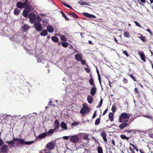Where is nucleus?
Instances as JSON below:
<instances>
[{
	"mask_svg": "<svg viewBox=\"0 0 153 153\" xmlns=\"http://www.w3.org/2000/svg\"><path fill=\"white\" fill-rule=\"evenodd\" d=\"M54 146V144L53 142H50L48 143L46 145V148L49 149L51 150Z\"/></svg>",
	"mask_w": 153,
	"mask_h": 153,
	"instance_id": "8",
	"label": "nucleus"
},
{
	"mask_svg": "<svg viewBox=\"0 0 153 153\" xmlns=\"http://www.w3.org/2000/svg\"><path fill=\"white\" fill-rule=\"evenodd\" d=\"M47 30L48 32L50 33H53L54 30L53 27L52 26L50 25L47 26Z\"/></svg>",
	"mask_w": 153,
	"mask_h": 153,
	"instance_id": "13",
	"label": "nucleus"
},
{
	"mask_svg": "<svg viewBox=\"0 0 153 153\" xmlns=\"http://www.w3.org/2000/svg\"><path fill=\"white\" fill-rule=\"evenodd\" d=\"M14 13L15 15H17L20 13V11L18 9L16 8L14 10Z\"/></svg>",
	"mask_w": 153,
	"mask_h": 153,
	"instance_id": "30",
	"label": "nucleus"
},
{
	"mask_svg": "<svg viewBox=\"0 0 153 153\" xmlns=\"http://www.w3.org/2000/svg\"><path fill=\"white\" fill-rule=\"evenodd\" d=\"M79 123L77 122H74L72 123V125L73 126H76L79 125Z\"/></svg>",
	"mask_w": 153,
	"mask_h": 153,
	"instance_id": "41",
	"label": "nucleus"
},
{
	"mask_svg": "<svg viewBox=\"0 0 153 153\" xmlns=\"http://www.w3.org/2000/svg\"><path fill=\"white\" fill-rule=\"evenodd\" d=\"M29 18L30 22L31 24H33L35 22L37 21V19L36 20V17L35 15L33 13H30L29 16Z\"/></svg>",
	"mask_w": 153,
	"mask_h": 153,
	"instance_id": "3",
	"label": "nucleus"
},
{
	"mask_svg": "<svg viewBox=\"0 0 153 153\" xmlns=\"http://www.w3.org/2000/svg\"><path fill=\"white\" fill-rule=\"evenodd\" d=\"M27 2L25 1L24 3L23 4H24V6H25V7H27Z\"/></svg>",
	"mask_w": 153,
	"mask_h": 153,
	"instance_id": "61",
	"label": "nucleus"
},
{
	"mask_svg": "<svg viewBox=\"0 0 153 153\" xmlns=\"http://www.w3.org/2000/svg\"><path fill=\"white\" fill-rule=\"evenodd\" d=\"M0 150L1 153H8L9 151L8 146L6 144L2 146Z\"/></svg>",
	"mask_w": 153,
	"mask_h": 153,
	"instance_id": "4",
	"label": "nucleus"
},
{
	"mask_svg": "<svg viewBox=\"0 0 153 153\" xmlns=\"http://www.w3.org/2000/svg\"><path fill=\"white\" fill-rule=\"evenodd\" d=\"M27 117V116H22L21 118V119H26Z\"/></svg>",
	"mask_w": 153,
	"mask_h": 153,
	"instance_id": "63",
	"label": "nucleus"
},
{
	"mask_svg": "<svg viewBox=\"0 0 153 153\" xmlns=\"http://www.w3.org/2000/svg\"><path fill=\"white\" fill-rule=\"evenodd\" d=\"M149 137H153V133L152 132H150L149 134Z\"/></svg>",
	"mask_w": 153,
	"mask_h": 153,
	"instance_id": "49",
	"label": "nucleus"
},
{
	"mask_svg": "<svg viewBox=\"0 0 153 153\" xmlns=\"http://www.w3.org/2000/svg\"><path fill=\"white\" fill-rule=\"evenodd\" d=\"M123 34H124V36L125 37H127V38L129 37L130 36L129 34V33L128 32H127V31H126V32H124V33Z\"/></svg>",
	"mask_w": 153,
	"mask_h": 153,
	"instance_id": "28",
	"label": "nucleus"
},
{
	"mask_svg": "<svg viewBox=\"0 0 153 153\" xmlns=\"http://www.w3.org/2000/svg\"><path fill=\"white\" fill-rule=\"evenodd\" d=\"M97 74L98 75V78L99 77H100V74H99V71L98 70H97Z\"/></svg>",
	"mask_w": 153,
	"mask_h": 153,
	"instance_id": "58",
	"label": "nucleus"
},
{
	"mask_svg": "<svg viewBox=\"0 0 153 153\" xmlns=\"http://www.w3.org/2000/svg\"><path fill=\"white\" fill-rule=\"evenodd\" d=\"M37 19V21L35 22L34 23V27L36 30L38 31H41L43 29L40 22L42 20V19L39 16H36V20Z\"/></svg>",
	"mask_w": 153,
	"mask_h": 153,
	"instance_id": "1",
	"label": "nucleus"
},
{
	"mask_svg": "<svg viewBox=\"0 0 153 153\" xmlns=\"http://www.w3.org/2000/svg\"><path fill=\"white\" fill-rule=\"evenodd\" d=\"M97 92V89L95 86L94 85L93 87H92L91 89L90 94H91L93 96Z\"/></svg>",
	"mask_w": 153,
	"mask_h": 153,
	"instance_id": "10",
	"label": "nucleus"
},
{
	"mask_svg": "<svg viewBox=\"0 0 153 153\" xmlns=\"http://www.w3.org/2000/svg\"><path fill=\"white\" fill-rule=\"evenodd\" d=\"M70 141L74 143L77 142L79 139L76 135L70 136Z\"/></svg>",
	"mask_w": 153,
	"mask_h": 153,
	"instance_id": "5",
	"label": "nucleus"
},
{
	"mask_svg": "<svg viewBox=\"0 0 153 153\" xmlns=\"http://www.w3.org/2000/svg\"><path fill=\"white\" fill-rule=\"evenodd\" d=\"M61 13L62 16H63L65 19H67V20H69V19L67 18V16H65V13L63 12H61Z\"/></svg>",
	"mask_w": 153,
	"mask_h": 153,
	"instance_id": "39",
	"label": "nucleus"
},
{
	"mask_svg": "<svg viewBox=\"0 0 153 153\" xmlns=\"http://www.w3.org/2000/svg\"><path fill=\"white\" fill-rule=\"evenodd\" d=\"M46 136L47 135L46 132H45L40 134L38 135V137L42 139L45 138Z\"/></svg>",
	"mask_w": 153,
	"mask_h": 153,
	"instance_id": "20",
	"label": "nucleus"
},
{
	"mask_svg": "<svg viewBox=\"0 0 153 153\" xmlns=\"http://www.w3.org/2000/svg\"><path fill=\"white\" fill-rule=\"evenodd\" d=\"M62 3L63 4H64L65 6H66L70 8H71V9L72 8V7H71L70 5H69V4H67L63 2H62Z\"/></svg>",
	"mask_w": 153,
	"mask_h": 153,
	"instance_id": "38",
	"label": "nucleus"
},
{
	"mask_svg": "<svg viewBox=\"0 0 153 153\" xmlns=\"http://www.w3.org/2000/svg\"><path fill=\"white\" fill-rule=\"evenodd\" d=\"M129 75L130 77L131 78H132L134 81H136V79L135 77L133 75H131L130 74H129Z\"/></svg>",
	"mask_w": 153,
	"mask_h": 153,
	"instance_id": "42",
	"label": "nucleus"
},
{
	"mask_svg": "<svg viewBox=\"0 0 153 153\" xmlns=\"http://www.w3.org/2000/svg\"><path fill=\"white\" fill-rule=\"evenodd\" d=\"M16 6L18 8H22L24 7V4L21 2H18L16 4Z\"/></svg>",
	"mask_w": 153,
	"mask_h": 153,
	"instance_id": "18",
	"label": "nucleus"
},
{
	"mask_svg": "<svg viewBox=\"0 0 153 153\" xmlns=\"http://www.w3.org/2000/svg\"><path fill=\"white\" fill-rule=\"evenodd\" d=\"M85 104H83V107L82 108L80 111V113L82 114H84L88 112L90 110V108H88L87 106H85Z\"/></svg>",
	"mask_w": 153,
	"mask_h": 153,
	"instance_id": "6",
	"label": "nucleus"
},
{
	"mask_svg": "<svg viewBox=\"0 0 153 153\" xmlns=\"http://www.w3.org/2000/svg\"><path fill=\"white\" fill-rule=\"evenodd\" d=\"M70 136H65L63 137V139L64 140H67L69 139Z\"/></svg>",
	"mask_w": 153,
	"mask_h": 153,
	"instance_id": "46",
	"label": "nucleus"
},
{
	"mask_svg": "<svg viewBox=\"0 0 153 153\" xmlns=\"http://www.w3.org/2000/svg\"><path fill=\"white\" fill-rule=\"evenodd\" d=\"M75 58L77 61H80L82 58V54L79 52L75 55Z\"/></svg>",
	"mask_w": 153,
	"mask_h": 153,
	"instance_id": "9",
	"label": "nucleus"
},
{
	"mask_svg": "<svg viewBox=\"0 0 153 153\" xmlns=\"http://www.w3.org/2000/svg\"><path fill=\"white\" fill-rule=\"evenodd\" d=\"M108 111V109H106L103 112V115H104Z\"/></svg>",
	"mask_w": 153,
	"mask_h": 153,
	"instance_id": "57",
	"label": "nucleus"
},
{
	"mask_svg": "<svg viewBox=\"0 0 153 153\" xmlns=\"http://www.w3.org/2000/svg\"><path fill=\"white\" fill-rule=\"evenodd\" d=\"M128 124L127 123H121L119 127L121 129H123Z\"/></svg>",
	"mask_w": 153,
	"mask_h": 153,
	"instance_id": "21",
	"label": "nucleus"
},
{
	"mask_svg": "<svg viewBox=\"0 0 153 153\" xmlns=\"http://www.w3.org/2000/svg\"><path fill=\"white\" fill-rule=\"evenodd\" d=\"M146 30L148 32H149L151 34H152V33H151V31L149 29H146Z\"/></svg>",
	"mask_w": 153,
	"mask_h": 153,
	"instance_id": "60",
	"label": "nucleus"
},
{
	"mask_svg": "<svg viewBox=\"0 0 153 153\" xmlns=\"http://www.w3.org/2000/svg\"><path fill=\"white\" fill-rule=\"evenodd\" d=\"M123 53L125 54L127 57L129 56V55L127 53V51H123Z\"/></svg>",
	"mask_w": 153,
	"mask_h": 153,
	"instance_id": "44",
	"label": "nucleus"
},
{
	"mask_svg": "<svg viewBox=\"0 0 153 153\" xmlns=\"http://www.w3.org/2000/svg\"><path fill=\"white\" fill-rule=\"evenodd\" d=\"M48 32L46 30H44L40 33V35L42 36H45L47 35Z\"/></svg>",
	"mask_w": 153,
	"mask_h": 153,
	"instance_id": "23",
	"label": "nucleus"
},
{
	"mask_svg": "<svg viewBox=\"0 0 153 153\" xmlns=\"http://www.w3.org/2000/svg\"><path fill=\"white\" fill-rule=\"evenodd\" d=\"M120 137L121 138L123 139H126L127 140L129 139V137H127L125 135H121Z\"/></svg>",
	"mask_w": 153,
	"mask_h": 153,
	"instance_id": "35",
	"label": "nucleus"
},
{
	"mask_svg": "<svg viewBox=\"0 0 153 153\" xmlns=\"http://www.w3.org/2000/svg\"><path fill=\"white\" fill-rule=\"evenodd\" d=\"M39 15L42 17H45L46 16V15L44 14H40Z\"/></svg>",
	"mask_w": 153,
	"mask_h": 153,
	"instance_id": "52",
	"label": "nucleus"
},
{
	"mask_svg": "<svg viewBox=\"0 0 153 153\" xmlns=\"http://www.w3.org/2000/svg\"><path fill=\"white\" fill-rule=\"evenodd\" d=\"M85 70L87 72V73H89L90 72V70L89 69L87 68H85Z\"/></svg>",
	"mask_w": 153,
	"mask_h": 153,
	"instance_id": "51",
	"label": "nucleus"
},
{
	"mask_svg": "<svg viewBox=\"0 0 153 153\" xmlns=\"http://www.w3.org/2000/svg\"><path fill=\"white\" fill-rule=\"evenodd\" d=\"M113 114L111 113H110L109 114V120L111 121H112L113 120Z\"/></svg>",
	"mask_w": 153,
	"mask_h": 153,
	"instance_id": "25",
	"label": "nucleus"
},
{
	"mask_svg": "<svg viewBox=\"0 0 153 153\" xmlns=\"http://www.w3.org/2000/svg\"><path fill=\"white\" fill-rule=\"evenodd\" d=\"M89 83L91 85H94L93 82V80L92 78H91L89 80Z\"/></svg>",
	"mask_w": 153,
	"mask_h": 153,
	"instance_id": "33",
	"label": "nucleus"
},
{
	"mask_svg": "<svg viewBox=\"0 0 153 153\" xmlns=\"http://www.w3.org/2000/svg\"><path fill=\"white\" fill-rule=\"evenodd\" d=\"M87 100L89 103H91L93 101V99L91 95H88L87 97Z\"/></svg>",
	"mask_w": 153,
	"mask_h": 153,
	"instance_id": "22",
	"label": "nucleus"
},
{
	"mask_svg": "<svg viewBox=\"0 0 153 153\" xmlns=\"http://www.w3.org/2000/svg\"><path fill=\"white\" fill-rule=\"evenodd\" d=\"M138 53L140 56L141 59L144 62H145L146 61L145 56L143 52L141 51H139L138 52Z\"/></svg>",
	"mask_w": 153,
	"mask_h": 153,
	"instance_id": "7",
	"label": "nucleus"
},
{
	"mask_svg": "<svg viewBox=\"0 0 153 153\" xmlns=\"http://www.w3.org/2000/svg\"><path fill=\"white\" fill-rule=\"evenodd\" d=\"M62 45L63 47L66 48L68 46V44L65 42H63L62 43Z\"/></svg>",
	"mask_w": 153,
	"mask_h": 153,
	"instance_id": "36",
	"label": "nucleus"
},
{
	"mask_svg": "<svg viewBox=\"0 0 153 153\" xmlns=\"http://www.w3.org/2000/svg\"><path fill=\"white\" fill-rule=\"evenodd\" d=\"M60 126L63 129L66 130L67 129V126L66 124L64 122H61L60 124Z\"/></svg>",
	"mask_w": 153,
	"mask_h": 153,
	"instance_id": "17",
	"label": "nucleus"
},
{
	"mask_svg": "<svg viewBox=\"0 0 153 153\" xmlns=\"http://www.w3.org/2000/svg\"><path fill=\"white\" fill-rule=\"evenodd\" d=\"M52 41L55 42H57L59 41V39L56 36H53L51 38Z\"/></svg>",
	"mask_w": 153,
	"mask_h": 153,
	"instance_id": "24",
	"label": "nucleus"
},
{
	"mask_svg": "<svg viewBox=\"0 0 153 153\" xmlns=\"http://www.w3.org/2000/svg\"><path fill=\"white\" fill-rule=\"evenodd\" d=\"M129 149L131 153H134V151L130 147H129Z\"/></svg>",
	"mask_w": 153,
	"mask_h": 153,
	"instance_id": "53",
	"label": "nucleus"
},
{
	"mask_svg": "<svg viewBox=\"0 0 153 153\" xmlns=\"http://www.w3.org/2000/svg\"><path fill=\"white\" fill-rule=\"evenodd\" d=\"M97 150L98 153H103L102 148L100 146L97 147Z\"/></svg>",
	"mask_w": 153,
	"mask_h": 153,
	"instance_id": "29",
	"label": "nucleus"
},
{
	"mask_svg": "<svg viewBox=\"0 0 153 153\" xmlns=\"http://www.w3.org/2000/svg\"><path fill=\"white\" fill-rule=\"evenodd\" d=\"M103 102V100L101 99L100 102V106H101Z\"/></svg>",
	"mask_w": 153,
	"mask_h": 153,
	"instance_id": "55",
	"label": "nucleus"
},
{
	"mask_svg": "<svg viewBox=\"0 0 153 153\" xmlns=\"http://www.w3.org/2000/svg\"><path fill=\"white\" fill-rule=\"evenodd\" d=\"M134 22L135 23V24L137 26H138L139 27H142L140 25V24L139 23H138V22H137V21H135Z\"/></svg>",
	"mask_w": 153,
	"mask_h": 153,
	"instance_id": "43",
	"label": "nucleus"
},
{
	"mask_svg": "<svg viewBox=\"0 0 153 153\" xmlns=\"http://www.w3.org/2000/svg\"><path fill=\"white\" fill-rule=\"evenodd\" d=\"M28 14V12L27 10H24L23 12V15L25 17H26L27 16Z\"/></svg>",
	"mask_w": 153,
	"mask_h": 153,
	"instance_id": "27",
	"label": "nucleus"
},
{
	"mask_svg": "<svg viewBox=\"0 0 153 153\" xmlns=\"http://www.w3.org/2000/svg\"><path fill=\"white\" fill-rule=\"evenodd\" d=\"M111 110L112 112L114 113L115 111V105H113L111 108Z\"/></svg>",
	"mask_w": 153,
	"mask_h": 153,
	"instance_id": "40",
	"label": "nucleus"
},
{
	"mask_svg": "<svg viewBox=\"0 0 153 153\" xmlns=\"http://www.w3.org/2000/svg\"><path fill=\"white\" fill-rule=\"evenodd\" d=\"M59 126V123L58 120H56L54 122V128L55 130L58 129Z\"/></svg>",
	"mask_w": 153,
	"mask_h": 153,
	"instance_id": "11",
	"label": "nucleus"
},
{
	"mask_svg": "<svg viewBox=\"0 0 153 153\" xmlns=\"http://www.w3.org/2000/svg\"><path fill=\"white\" fill-rule=\"evenodd\" d=\"M71 13V15L74 18H76V16L74 13L72 12Z\"/></svg>",
	"mask_w": 153,
	"mask_h": 153,
	"instance_id": "45",
	"label": "nucleus"
},
{
	"mask_svg": "<svg viewBox=\"0 0 153 153\" xmlns=\"http://www.w3.org/2000/svg\"><path fill=\"white\" fill-rule=\"evenodd\" d=\"M126 131L127 133H130L133 131L132 130H127Z\"/></svg>",
	"mask_w": 153,
	"mask_h": 153,
	"instance_id": "56",
	"label": "nucleus"
},
{
	"mask_svg": "<svg viewBox=\"0 0 153 153\" xmlns=\"http://www.w3.org/2000/svg\"><path fill=\"white\" fill-rule=\"evenodd\" d=\"M128 117L127 114L126 113H122L120 116V118L122 119H126Z\"/></svg>",
	"mask_w": 153,
	"mask_h": 153,
	"instance_id": "19",
	"label": "nucleus"
},
{
	"mask_svg": "<svg viewBox=\"0 0 153 153\" xmlns=\"http://www.w3.org/2000/svg\"><path fill=\"white\" fill-rule=\"evenodd\" d=\"M100 118L97 119L95 121V124L96 125H98L100 123Z\"/></svg>",
	"mask_w": 153,
	"mask_h": 153,
	"instance_id": "32",
	"label": "nucleus"
},
{
	"mask_svg": "<svg viewBox=\"0 0 153 153\" xmlns=\"http://www.w3.org/2000/svg\"><path fill=\"white\" fill-rule=\"evenodd\" d=\"M78 3L80 5H87L88 4L86 2H84L82 0L79 1H78Z\"/></svg>",
	"mask_w": 153,
	"mask_h": 153,
	"instance_id": "26",
	"label": "nucleus"
},
{
	"mask_svg": "<svg viewBox=\"0 0 153 153\" xmlns=\"http://www.w3.org/2000/svg\"><path fill=\"white\" fill-rule=\"evenodd\" d=\"M140 1L143 3H146V0H140Z\"/></svg>",
	"mask_w": 153,
	"mask_h": 153,
	"instance_id": "64",
	"label": "nucleus"
},
{
	"mask_svg": "<svg viewBox=\"0 0 153 153\" xmlns=\"http://www.w3.org/2000/svg\"><path fill=\"white\" fill-rule=\"evenodd\" d=\"M30 28V26L26 24H25L22 27L23 31L24 32H26Z\"/></svg>",
	"mask_w": 153,
	"mask_h": 153,
	"instance_id": "12",
	"label": "nucleus"
},
{
	"mask_svg": "<svg viewBox=\"0 0 153 153\" xmlns=\"http://www.w3.org/2000/svg\"><path fill=\"white\" fill-rule=\"evenodd\" d=\"M80 61L81 62V63L83 64V65H85V61L84 60H82V59L81 60H80Z\"/></svg>",
	"mask_w": 153,
	"mask_h": 153,
	"instance_id": "48",
	"label": "nucleus"
},
{
	"mask_svg": "<svg viewBox=\"0 0 153 153\" xmlns=\"http://www.w3.org/2000/svg\"><path fill=\"white\" fill-rule=\"evenodd\" d=\"M61 40L64 41H66L67 40V38H66L65 36L63 35L61 36Z\"/></svg>",
	"mask_w": 153,
	"mask_h": 153,
	"instance_id": "31",
	"label": "nucleus"
},
{
	"mask_svg": "<svg viewBox=\"0 0 153 153\" xmlns=\"http://www.w3.org/2000/svg\"><path fill=\"white\" fill-rule=\"evenodd\" d=\"M98 80H99V82H100V84L101 85V78H100V77H99L98 78Z\"/></svg>",
	"mask_w": 153,
	"mask_h": 153,
	"instance_id": "62",
	"label": "nucleus"
},
{
	"mask_svg": "<svg viewBox=\"0 0 153 153\" xmlns=\"http://www.w3.org/2000/svg\"><path fill=\"white\" fill-rule=\"evenodd\" d=\"M6 143L8 144H13L14 143V142L13 141V140H12L7 141H6Z\"/></svg>",
	"mask_w": 153,
	"mask_h": 153,
	"instance_id": "37",
	"label": "nucleus"
},
{
	"mask_svg": "<svg viewBox=\"0 0 153 153\" xmlns=\"http://www.w3.org/2000/svg\"><path fill=\"white\" fill-rule=\"evenodd\" d=\"M134 91L136 93H138V91L137 88H135V89H134Z\"/></svg>",
	"mask_w": 153,
	"mask_h": 153,
	"instance_id": "59",
	"label": "nucleus"
},
{
	"mask_svg": "<svg viewBox=\"0 0 153 153\" xmlns=\"http://www.w3.org/2000/svg\"><path fill=\"white\" fill-rule=\"evenodd\" d=\"M123 82L124 83H126L127 82V80L126 79L124 78L123 79Z\"/></svg>",
	"mask_w": 153,
	"mask_h": 153,
	"instance_id": "54",
	"label": "nucleus"
},
{
	"mask_svg": "<svg viewBox=\"0 0 153 153\" xmlns=\"http://www.w3.org/2000/svg\"><path fill=\"white\" fill-rule=\"evenodd\" d=\"M4 143L3 141L1 139H0V147Z\"/></svg>",
	"mask_w": 153,
	"mask_h": 153,
	"instance_id": "47",
	"label": "nucleus"
},
{
	"mask_svg": "<svg viewBox=\"0 0 153 153\" xmlns=\"http://www.w3.org/2000/svg\"><path fill=\"white\" fill-rule=\"evenodd\" d=\"M55 131V129H51L49 130L48 132H46L47 136H50L52 135Z\"/></svg>",
	"mask_w": 153,
	"mask_h": 153,
	"instance_id": "14",
	"label": "nucleus"
},
{
	"mask_svg": "<svg viewBox=\"0 0 153 153\" xmlns=\"http://www.w3.org/2000/svg\"><path fill=\"white\" fill-rule=\"evenodd\" d=\"M96 111H95L92 116V118H94L96 116Z\"/></svg>",
	"mask_w": 153,
	"mask_h": 153,
	"instance_id": "50",
	"label": "nucleus"
},
{
	"mask_svg": "<svg viewBox=\"0 0 153 153\" xmlns=\"http://www.w3.org/2000/svg\"><path fill=\"white\" fill-rule=\"evenodd\" d=\"M83 14L84 16L89 18H96V16L94 15L89 14L87 13H83Z\"/></svg>",
	"mask_w": 153,
	"mask_h": 153,
	"instance_id": "15",
	"label": "nucleus"
},
{
	"mask_svg": "<svg viewBox=\"0 0 153 153\" xmlns=\"http://www.w3.org/2000/svg\"><path fill=\"white\" fill-rule=\"evenodd\" d=\"M13 141L17 140V144L18 145H19L20 144L24 145H29L33 143V141H25V140L22 139L15 138L13 137Z\"/></svg>",
	"mask_w": 153,
	"mask_h": 153,
	"instance_id": "2",
	"label": "nucleus"
},
{
	"mask_svg": "<svg viewBox=\"0 0 153 153\" xmlns=\"http://www.w3.org/2000/svg\"><path fill=\"white\" fill-rule=\"evenodd\" d=\"M83 138L85 140H89V134H85L83 137Z\"/></svg>",
	"mask_w": 153,
	"mask_h": 153,
	"instance_id": "34",
	"label": "nucleus"
},
{
	"mask_svg": "<svg viewBox=\"0 0 153 153\" xmlns=\"http://www.w3.org/2000/svg\"><path fill=\"white\" fill-rule=\"evenodd\" d=\"M101 135L102 137L104 140L105 142H107V140L106 138V134L103 131L101 132Z\"/></svg>",
	"mask_w": 153,
	"mask_h": 153,
	"instance_id": "16",
	"label": "nucleus"
}]
</instances>
